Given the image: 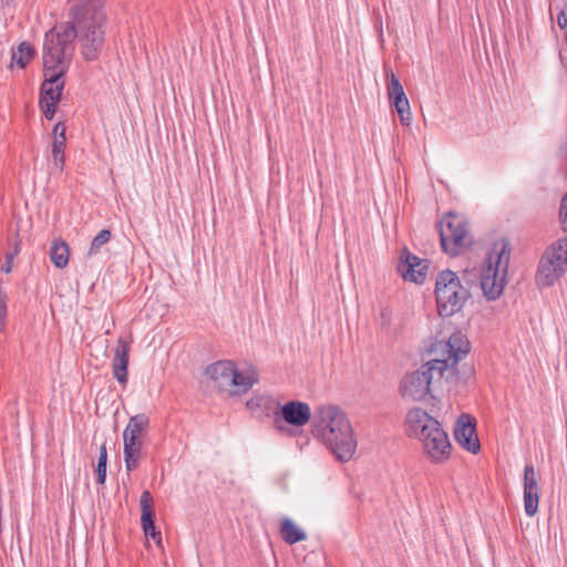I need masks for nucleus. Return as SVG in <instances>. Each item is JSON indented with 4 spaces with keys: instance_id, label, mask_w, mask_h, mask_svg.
<instances>
[{
    "instance_id": "1",
    "label": "nucleus",
    "mask_w": 567,
    "mask_h": 567,
    "mask_svg": "<svg viewBox=\"0 0 567 567\" xmlns=\"http://www.w3.org/2000/svg\"><path fill=\"white\" fill-rule=\"evenodd\" d=\"M103 0H74L70 21L55 25L45 33L43 44V74L40 102L59 103L64 87L61 78L69 69L74 52V39L85 61L99 59L106 33Z\"/></svg>"
},
{
    "instance_id": "2",
    "label": "nucleus",
    "mask_w": 567,
    "mask_h": 567,
    "mask_svg": "<svg viewBox=\"0 0 567 567\" xmlns=\"http://www.w3.org/2000/svg\"><path fill=\"white\" fill-rule=\"evenodd\" d=\"M470 351L467 338L460 331L452 333L447 339L435 338L426 352L430 357L417 370L406 373L400 383V393L403 399L422 401L443 382L452 383L456 380V364Z\"/></svg>"
},
{
    "instance_id": "3",
    "label": "nucleus",
    "mask_w": 567,
    "mask_h": 567,
    "mask_svg": "<svg viewBox=\"0 0 567 567\" xmlns=\"http://www.w3.org/2000/svg\"><path fill=\"white\" fill-rule=\"evenodd\" d=\"M312 433L341 462L350 461L357 450V439L346 413L337 405H321L312 416Z\"/></svg>"
},
{
    "instance_id": "4",
    "label": "nucleus",
    "mask_w": 567,
    "mask_h": 567,
    "mask_svg": "<svg viewBox=\"0 0 567 567\" xmlns=\"http://www.w3.org/2000/svg\"><path fill=\"white\" fill-rule=\"evenodd\" d=\"M410 436L421 441L423 452L433 463H443L451 456L452 444L441 423L421 408L411 409L405 419Z\"/></svg>"
},
{
    "instance_id": "5",
    "label": "nucleus",
    "mask_w": 567,
    "mask_h": 567,
    "mask_svg": "<svg viewBox=\"0 0 567 567\" xmlns=\"http://www.w3.org/2000/svg\"><path fill=\"white\" fill-rule=\"evenodd\" d=\"M509 258V244L505 240L495 243L481 275V287L488 300H495L503 293Z\"/></svg>"
},
{
    "instance_id": "6",
    "label": "nucleus",
    "mask_w": 567,
    "mask_h": 567,
    "mask_svg": "<svg viewBox=\"0 0 567 567\" xmlns=\"http://www.w3.org/2000/svg\"><path fill=\"white\" fill-rule=\"evenodd\" d=\"M206 375L219 391H226L231 395L247 392L258 383V372L250 368L239 372L233 361L223 360L212 363L206 368Z\"/></svg>"
},
{
    "instance_id": "7",
    "label": "nucleus",
    "mask_w": 567,
    "mask_h": 567,
    "mask_svg": "<svg viewBox=\"0 0 567 567\" xmlns=\"http://www.w3.org/2000/svg\"><path fill=\"white\" fill-rule=\"evenodd\" d=\"M435 296L439 313L442 317H450L463 308L470 291L461 284L455 272L444 270L436 278Z\"/></svg>"
},
{
    "instance_id": "8",
    "label": "nucleus",
    "mask_w": 567,
    "mask_h": 567,
    "mask_svg": "<svg viewBox=\"0 0 567 567\" xmlns=\"http://www.w3.org/2000/svg\"><path fill=\"white\" fill-rule=\"evenodd\" d=\"M567 271V238L548 247L542 256L536 274L538 287L553 286Z\"/></svg>"
},
{
    "instance_id": "9",
    "label": "nucleus",
    "mask_w": 567,
    "mask_h": 567,
    "mask_svg": "<svg viewBox=\"0 0 567 567\" xmlns=\"http://www.w3.org/2000/svg\"><path fill=\"white\" fill-rule=\"evenodd\" d=\"M468 237V224L458 214L447 213L440 223V240L443 250L457 255L460 248L465 247Z\"/></svg>"
},
{
    "instance_id": "10",
    "label": "nucleus",
    "mask_w": 567,
    "mask_h": 567,
    "mask_svg": "<svg viewBox=\"0 0 567 567\" xmlns=\"http://www.w3.org/2000/svg\"><path fill=\"white\" fill-rule=\"evenodd\" d=\"M454 436L456 442L467 450L476 454L481 450V444L476 434L475 419L468 414H462L455 424Z\"/></svg>"
},
{
    "instance_id": "11",
    "label": "nucleus",
    "mask_w": 567,
    "mask_h": 567,
    "mask_svg": "<svg viewBox=\"0 0 567 567\" xmlns=\"http://www.w3.org/2000/svg\"><path fill=\"white\" fill-rule=\"evenodd\" d=\"M130 344L131 340L120 337L114 349L112 362L113 375L121 384H126L127 382Z\"/></svg>"
},
{
    "instance_id": "12",
    "label": "nucleus",
    "mask_w": 567,
    "mask_h": 567,
    "mask_svg": "<svg viewBox=\"0 0 567 567\" xmlns=\"http://www.w3.org/2000/svg\"><path fill=\"white\" fill-rule=\"evenodd\" d=\"M140 505L142 509L141 524L146 536L155 542H161V533L156 530L154 524V501L150 491H144L141 495Z\"/></svg>"
},
{
    "instance_id": "13",
    "label": "nucleus",
    "mask_w": 567,
    "mask_h": 567,
    "mask_svg": "<svg viewBox=\"0 0 567 567\" xmlns=\"http://www.w3.org/2000/svg\"><path fill=\"white\" fill-rule=\"evenodd\" d=\"M284 421L295 426H302L311 419V410L308 403L289 401L280 410Z\"/></svg>"
},
{
    "instance_id": "14",
    "label": "nucleus",
    "mask_w": 567,
    "mask_h": 567,
    "mask_svg": "<svg viewBox=\"0 0 567 567\" xmlns=\"http://www.w3.org/2000/svg\"><path fill=\"white\" fill-rule=\"evenodd\" d=\"M403 254L405 255V260L399 269L402 272L404 280L422 284L426 277V260L420 259L419 257L410 254L406 249H404Z\"/></svg>"
},
{
    "instance_id": "15",
    "label": "nucleus",
    "mask_w": 567,
    "mask_h": 567,
    "mask_svg": "<svg viewBox=\"0 0 567 567\" xmlns=\"http://www.w3.org/2000/svg\"><path fill=\"white\" fill-rule=\"evenodd\" d=\"M124 441V462L127 472H132L140 466L142 457V439L128 437L123 439Z\"/></svg>"
},
{
    "instance_id": "16",
    "label": "nucleus",
    "mask_w": 567,
    "mask_h": 567,
    "mask_svg": "<svg viewBox=\"0 0 567 567\" xmlns=\"http://www.w3.org/2000/svg\"><path fill=\"white\" fill-rule=\"evenodd\" d=\"M50 260L59 269H63L69 264L70 250L68 244L61 239H54L50 247Z\"/></svg>"
},
{
    "instance_id": "17",
    "label": "nucleus",
    "mask_w": 567,
    "mask_h": 567,
    "mask_svg": "<svg viewBox=\"0 0 567 567\" xmlns=\"http://www.w3.org/2000/svg\"><path fill=\"white\" fill-rule=\"evenodd\" d=\"M279 532L281 538L289 545L307 538V534L288 517L281 519Z\"/></svg>"
},
{
    "instance_id": "18",
    "label": "nucleus",
    "mask_w": 567,
    "mask_h": 567,
    "mask_svg": "<svg viewBox=\"0 0 567 567\" xmlns=\"http://www.w3.org/2000/svg\"><path fill=\"white\" fill-rule=\"evenodd\" d=\"M150 425V419L146 414L141 413L132 416L123 432V439L140 437L142 439L143 433Z\"/></svg>"
},
{
    "instance_id": "19",
    "label": "nucleus",
    "mask_w": 567,
    "mask_h": 567,
    "mask_svg": "<svg viewBox=\"0 0 567 567\" xmlns=\"http://www.w3.org/2000/svg\"><path fill=\"white\" fill-rule=\"evenodd\" d=\"M34 53V49L28 42H22L16 50H12L11 62L19 65V68L24 69L33 58Z\"/></svg>"
},
{
    "instance_id": "20",
    "label": "nucleus",
    "mask_w": 567,
    "mask_h": 567,
    "mask_svg": "<svg viewBox=\"0 0 567 567\" xmlns=\"http://www.w3.org/2000/svg\"><path fill=\"white\" fill-rule=\"evenodd\" d=\"M65 143L66 138H58V141H53L52 143V158H53V165L59 172L63 171L64 164H65Z\"/></svg>"
},
{
    "instance_id": "21",
    "label": "nucleus",
    "mask_w": 567,
    "mask_h": 567,
    "mask_svg": "<svg viewBox=\"0 0 567 567\" xmlns=\"http://www.w3.org/2000/svg\"><path fill=\"white\" fill-rule=\"evenodd\" d=\"M388 95L391 103L398 100L402 102V99L406 97L400 80L393 72L389 76Z\"/></svg>"
},
{
    "instance_id": "22",
    "label": "nucleus",
    "mask_w": 567,
    "mask_h": 567,
    "mask_svg": "<svg viewBox=\"0 0 567 567\" xmlns=\"http://www.w3.org/2000/svg\"><path fill=\"white\" fill-rule=\"evenodd\" d=\"M539 474L533 464H526L524 468V491H539Z\"/></svg>"
},
{
    "instance_id": "23",
    "label": "nucleus",
    "mask_w": 567,
    "mask_h": 567,
    "mask_svg": "<svg viewBox=\"0 0 567 567\" xmlns=\"http://www.w3.org/2000/svg\"><path fill=\"white\" fill-rule=\"evenodd\" d=\"M539 491H524V509L527 516L533 517L538 512Z\"/></svg>"
},
{
    "instance_id": "24",
    "label": "nucleus",
    "mask_w": 567,
    "mask_h": 567,
    "mask_svg": "<svg viewBox=\"0 0 567 567\" xmlns=\"http://www.w3.org/2000/svg\"><path fill=\"white\" fill-rule=\"evenodd\" d=\"M112 234L109 229H102L92 240L89 256L95 255L100 251L101 247L111 240Z\"/></svg>"
},
{
    "instance_id": "25",
    "label": "nucleus",
    "mask_w": 567,
    "mask_h": 567,
    "mask_svg": "<svg viewBox=\"0 0 567 567\" xmlns=\"http://www.w3.org/2000/svg\"><path fill=\"white\" fill-rule=\"evenodd\" d=\"M270 404H271V399L266 395H256L246 402L247 409H249L251 411H257L260 409H265V410L269 409Z\"/></svg>"
},
{
    "instance_id": "26",
    "label": "nucleus",
    "mask_w": 567,
    "mask_h": 567,
    "mask_svg": "<svg viewBox=\"0 0 567 567\" xmlns=\"http://www.w3.org/2000/svg\"><path fill=\"white\" fill-rule=\"evenodd\" d=\"M106 462L107 460L99 458L96 466V482L104 484L106 478Z\"/></svg>"
},
{
    "instance_id": "27",
    "label": "nucleus",
    "mask_w": 567,
    "mask_h": 567,
    "mask_svg": "<svg viewBox=\"0 0 567 567\" xmlns=\"http://www.w3.org/2000/svg\"><path fill=\"white\" fill-rule=\"evenodd\" d=\"M19 254V245H14V249L12 252L7 254L6 262L2 265L1 270L6 274H9L12 269V261L16 255Z\"/></svg>"
},
{
    "instance_id": "28",
    "label": "nucleus",
    "mask_w": 567,
    "mask_h": 567,
    "mask_svg": "<svg viewBox=\"0 0 567 567\" xmlns=\"http://www.w3.org/2000/svg\"><path fill=\"white\" fill-rule=\"evenodd\" d=\"M56 104L58 103H51L50 102H40V105L42 107V111L44 113V116L48 118V120H52L54 117V114H55V109H56Z\"/></svg>"
},
{
    "instance_id": "29",
    "label": "nucleus",
    "mask_w": 567,
    "mask_h": 567,
    "mask_svg": "<svg viewBox=\"0 0 567 567\" xmlns=\"http://www.w3.org/2000/svg\"><path fill=\"white\" fill-rule=\"evenodd\" d=\"M396 113L399 114L400 122L402 125L409 126L411 124V121H412L411 109L399 111Z\"/></svg>"
},
{
    "instance_id": "30",
    "label": "nucleus",
    "mask_w": 567,
    "mask_h": 567,
    "mask_svg": "<svg viewBox=\"0 0 567 567\" xmlns=\"http://www.w3.org/2000/svg\"><path fill=\"white\" fill-rule=\"evenodd\" d=\"M559 215L563 227L567 229V195L561 200Z\"/></svg>"
},
{
    "instance_id": "31",
    "label": "nucleus",
    "mask_w": 567,
    "mask_h": 567,
    "mask_svg": "<svg viewBox=\"0 0 567 567\" xmlns=\"http://www.w3.org/2000/svg\"><path fill=\"white\" fill-rule=\"evenodd\" d=\"M66 138L65 137V126L63 123L59 122L53 127V141H58V138Z\"/></svg>"
},
{
    "instance_id": "32",
    "label": "nucleus",
    "mask_w": 567,
    "mask_h": 567,
    "mask_svg": "<svg viewBox=\"0 0 567 567\" xmlns=\"http://www.w3.org/2000/svg\"><path fill=\"white\" fill-rule=\"evenodd\" d=\"M557 24L560 29L567 28V8L561 10L557 16Z\"/></svg>"
},
{
    "instance_id": "33",
    "label": "nucleus",
    "mask_w": 567,
    "mask_h": 567,
    "mask_svg": "<svg viewBox=\"0 0 567 567\" xmlns=\"http://www.w3.org/2000/svg\"><path fill=\"white\" fill-rule=\"evenodd\" d=\"M392 105L394 106L396 112L410 109V102L408 97L402 99V102L398 100L393 102Z\"/></svg>"
},
{
    "instance_id": "34",
    "label": "nucleus",
    "mask_w": 567,
    "mask_h": 567,
    "mask_svg": "<svg viewBox=\"0 0 567 567\" xmlns=\"http://www.w3.org/2000/svg\"><path fill=\"white\" fill-rule=\"evenodd\" d=\"M7 306L3 301H0V321H6Z\"/></svg>"
},
{
    "instance_id": "35",
    "label": "nucleus",
    "mask_w": 567,
    "mask_h": 567,
    "mask_svg": "<svg viewBox=\"0 0 567 567\" xmlns=\"http://www.w3.org/2000/svg\"><path fill=\"white\" fill-rule=\"evenodd\" d=\"M99 458L107 460V450L105 444H102L100 447Z\"/></svg>"
},
{
    "instance_id": "36",
    "label": "nucleus",
    "mask_w": 567,
    "mask_h": 567,
    "mask_svg": "<svg viewBox=\"0 0 567 567\" xmlns=\"http://www.w3.org/2000/svg\"><path fill=\"white\" fill-rule=\"evenodd\" d=\"M6 321H0V332L4 329Z\"/></svg>"
}]
</instances>
